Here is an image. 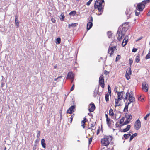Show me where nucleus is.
Masks as SVG:
<instances>
[{
  "label": "nucleus",
  "instance_id": "nucleus-1",
  "mask_svg": "<svg viewBox=\"0 0 150 150\" xmlns=\"http://www.w3.org/2000/svg\"><path fill=\"white\" fill-rule=\"evenodd\" d=\"M104 3V0H96L95 2L94 8L95 9H98L100 13L98 15L102 14L103 11L104 5H102V3Z\"/></svg>",
  "mask_w": 150,
  "mask_h": 150
},
{
  "label": "nucleus",
  "instance_id": "nucleus-2",
  "mask_svg": "<svg viewBox=\"0 0 150 150\" xmlns=\"http://www.w3.org/2000/svg\"><path fill=\"white\" fill-rule=\"evenodd\" d=\"M112 139V137L111 136H105L103 138L101 139V143L102 145L103 146H107Z\"/></svg>",
  "mask_w": 150,
  "mask_h": 150
},
{
  "label": "nucleus",
  "instance_id": "nucleus-3",
  "mask_svg": "<svg viewBox=\"0 0 150 150\" xmlns=\"http://www.w3.org/2000/svg\"><path fill=\"white\" fill-rule=\"evenodd\" d=\"M117 33L118 34V36L117 37V39L119 40V41L120 40L122 39V37L124 36L125 34V32L122 31L121 28H119Z\"/></svg>",
  "mask_w": 150,
  "mask_h": 150
},
{
  "label": "nucleus",
  "instance_id": "nucleus-4",
  "mask_svg": "<svg viewBox=\"0 0 150 150\" xmlns=\"http://www.w3.org/2000/svg\"><path fill=\"white\" fill-rule=\"evenodd\" d=\"M89 22L87 23V29L88 30H90L93 26L92 22L93 21V17L92 16H90L88 18Z\"/></svg>",
  "mask_w": 150,
  "mask_h": 150
},
{
  "label": "nucleus",
  "instance_id": "nucleus-5",
  "mask_svg": "<svg viewBox=\"0 0 150 150\" xmlns=\"http://www.w3.org/2000/svg\"><path fill=\"white\" fill-rule=\"evenodd\" d=\"M99 84L100 85V86L103 88L104 87V80L102 76H101L99 78Z\"/></svg>",
  "mask_w": 150,
  "mask_h": 150
},
{
  "label": "nucleus",
  "instance_id": "nucleus-6",
  "mask_svg": "<svg viewBox=\"0 0 150 150\" xmlns=\"http://www.w3.org/2000/svg\"><path fill=\"white\" fill-rule=\"evenodd\" d=\"M135 128L136 130H139L141 127V124L140 121L139 120H137L135 122L134 125Z\"/></svg>",
  "mask_w": 150,
  "mask_h": 150
},
{
  "label": "nucleus",
  "instance_id": "nucleus-7",
  "mask_svg": "<svg viewBox=\"0 0 150 150\" xmlns=\"http://www.w3.org/2000/svg\"><path fill=\"white\" fill-rule=\"evenodd\" d=\"M145 7V5L144 4H143L142 3H139L137 5V8L139 11H142Z\"/></svg>",
  "mask_w": 150,
  "mask_h": 150
},
{
  "label": "nucleus",
  "instance_id": "nucleus-8",
  "mask_svg": "<svg viewBox=\"0 0 150 150\" xmlns=\"http://www.w3.org/2000/svg\"><path fill=\"white\" fill-rule=\"evenodd\" d=\"M148 85L145 82H143L142 85V90L146 92L148 91Z\"/></svg>",
  "mask_w": 150,
  "mask_h": 150
},
{
  "label": "nucleus",
  "instance_id": "nucleus-9",
  "mask_svg": "<svg viewBox=\"0 0 150 150\" xmlns=\"http://www.w3.org/2000/svg\"><path fill=\"white\" fill-rule=\"evenodd\" d=\"M75 108L76 106L75 105L71 106L67 110V112L68 113L71 114L74 112V110L75 109Z\"/></svg>",
  "mask_w": 150,
  "mask_h": 150
},
{
  "label": "nucleus",
  "instance_id": "nucleus-10",
  "mask_svg": "<svg viewBox=\"0 0 150 150\" xmlns=\"http://www.w3.org/2000/svg\"><path fill=\"white\" fill-rule=\"evenodd\" d=\"M116 48V47L115 46H114L113 47H109L108 50V53L109 54H110V57L111 56V55L112 54H113V53L114 49H115Z\"/></svg>",
  "mask_w": 150,
  "mask_h": 150
},
{
  "label": "nucleus",
  "instance_id": "nucleus-11",
  "mask_svg": "<svg viewBox=\"0 0 150 150\" xmlns=\"http://www.w3.org/2000/svg\"><path fill=\"white\" fill-rule=\"evenodd\" d=\"M74 75L73 73L72 72H69L67 74L66 79H74Z\"/></svg>",
  "mask_w": 150,
  "mask_h": 150
},
{
  "label": "nucleus",
  "instance_id": "nucleus-12",
  "mask_svg": "<svg viewBox=\"0 0 150 150\" xmlns=\"http://www.w3.org/2000/svg\"><path fill=\"white\" fill-rule=\"evenodd\" d=\"M124 94V93L123 91L117 92V94L118 95V100H121L124 98L123 95Z\"/></svg>",
  "mask_w": 150,
  "mask_h": 150
},
{
  "label": "nucleus",
  "instance_id": "nucleus-13",
  "mask_svg": "<svg viewBox=\"0 0 150 150\" xmlns=\"http://www.w3.org/2000/svg\"><path fill=\"white\" fill-rule=\"evenodd\" d=\"M91 108H89L88 110L90 112H93L95 110V106L94 104L93 103H91L90 104Z\"/></svg>",
  "mask_w": 150,
  "mask_h": 150
},
{
  "label": "nucleus",
  "instance_id": "nucleus-14",
  "mask_svg": "<svg viewBox=\"0 0 150 150\" xmlns=\"http://www.w3.org/2000/svg\"><path fill=\"white\" fill-rule=\"evenodd\" d=\"M128 38V36L127 35V36H125L122 42V45L123 47H124L126 45L127 42H128V38Z\"/></svg>",
  "mask_w": 150,
  "mask_h": 150
},
{
  "label": "nucleus",
  "instance_id": "nucleus-15",
  "mask_svg": "<svg viewBox=\"0 0 150 150\" xmlns=\"http://www.w3.org/2000/svg\"><path fill=\"white\" fill-rule=\"evenodd\" d=\"M15 25L16 26H17V27H18L19 26V21L18 19V16L17 14H16L15 15Z\"/></svg>",
  "mask_w": 150,
  "mask_h": 150
},
{
  "label": "nucleus",
  "instance_id": "nucleus-16",
  "mask_svg": "<svg viewBox=\"0 0 150 150\" xmlns=\"http://www.w3.org/2000/svg\"><path fill=\"white\" fill-rule=\"evenodd\" d=\"M129 101H130L132 102H133L135 101V98L133 96H131V94H130L129 96Z\"/></svg>",
  "mask_w": 150,
  "mask_h": 150
},
{
  "label": "nucleus",
  "instance_id": "nucleus-17",
  "mask_svg": "<svg viewBox=\"0 0 150 150\" xmlns=\"http://www.w3.org/2000/svg\"><path fill=\"white\" fill-rule=\"evenodd\" d=\"M131 126L130 125H128L127 126L126 128L124 129L123 130L122 132H125L128 131H129L130 128Z\"/></svg>",
  "mask_w": 150,
  "mask_h": 150
},
{
  "label": "nucleus",
  "instance_id": "nucleus-18",
  "mask_svg": "<svg viewBox=\"0 0 150 150\" xmlns=\"http://www.w3.org/2000/svg\"><path fill=\"white\" fill-rule=\"evenodd\" d=\"M45 140L44 139H42L41 140V143L42 146L44 148H46V144L45 143Z\"/></svg>",
  "mask_w": 150,
  "mask_h": 150
},
{
  "label": "nucleus",
  "instance_id": "nucleus-19",
  "mask_svg": "<svg viewBox=\"0 0 150 150\" xmlns=\"http://www.w3.org/2000/svg\"><path fill=\"white\" fill-rule=\"evenodd\" d=\"M125 13L126 15L128 16L129 15V16H127V17H128V16H129L132 13V12L129 9H127L125 12Z\"/></svg>",
  "mask_w": 150,
  "mask_h": 150
},
{
  "label": "nucleus",
  "instance_id": "nucleus-20",
  "mask_svg": "<svg viewBox=\"0 0 150 150\" xmlns=\"http://www.w3.org/2000/svg\"><path fill=\"white\" fill-rule=\"evenodd\" d=\"M140 61V54H138L136 57L135 62L138 63Z\"/></svg>",
  "mask_w": 150,
  "mask_h": 150
},
{
  "label": "nucleus",
  "instance_id": "nucleus-21",
  "mask_svg": "<svg viewBox=\"0 0 150 150\" xmlns=\"http://www.w3.org/2000/svg\"><path fill=\"white\" fill-rule=\"evenodd\" d=\"M137 135V133H135L132 134V135L130 136V138L129 139V141L130 142Z\"/></svg>",
  "mask_w": 150,
  "mask_h": 150
},
{
  "label": "nucleus",
  "instance_id": "nucleus-22",
  "mask_svg": "<svg viewBox=\"0 0 150 150\" xmlns=\"http://www.w3.org/2000/svg\"><path fill=\"white\" fill-rule=\"evenodd\" d=\"M76 12L75 11H73L69 13V15L70 16H74L75 15Z\"/></svg>",
  "mask_w": 150,
  "mask_h": 150
},
{
  "label": "nucleus",
  "instance_id": "nucleus-23",
  "mask_svg": "<svg viewBox=\"0 0 150 150\" xmlns=\"http://www.w3.org/2000/svg\"><path fill=\"white\" fill-rule=\"evenodd\" d=\"M130 74H128L127 73V71L126 72V73H125V76H126V79L127 80H129V79H130V76H129V75Z\"/></svg>",
  "mask_w": 150,
  "mask_h": 150
},
{
  "label": "nucleus",
  "instance_id": "nucleus-24",
  "mask_svg": "<svg viewBox=\"0 0 150 150\" xmlns=\"http://www.w3.org/2000/svg\"><path fill=\"white\" fill-rule=\"evenodd\" d=\"M37 139H40V135L41 132L40 131H37Z\"/></svg>",
  "mask_w": 150,
  "mask_h": 150
},
{
  "label": "nucleus",
  "instance_id": "nucleus-25",
  "mask_svg": "<svg viewBox=\"0 0 150 150\" xmlns=\"http://www.w3.org/2000/svg\"><path fill=\"white\" fill-rule=\"evenodd\" d=\"M61 42V39L59 38H57L56 39V43L57 44H59Z\"/></svg>",
  "mask_w": 150,
  "mask_h": 150
},
{
  "label": "nucleus",
  "instance_id": "nucleus-26",
  "mask_svg": "<svg viewBox=\"0 0 150 150\" xmlns=\"http://www.w3.org/2000/svg\"><path fill=\"white\" fill-rule=\"evenodd\" d=\"M131 136V134L129 133H128L127 134H125L123 136L125 139H127L129 137Z\"/></svg>",
  "mask_w": 150,
  "mask_h": 150
},
{
  "label": "nucleus",
  "instance_id": "nucleus-27",
  "mask_svg": "<svg viewBox=\"0 0 150 150\" xmlns=\"http://www.w3.org/2000/svg\"><path fill=\"white\" fill-rule=\"evenodd\" d=\"M109 115L111 116H113L114 114V113H113V110L112 109H111L109 110Z\"/></svg>",
  "mask_w": 150,
  "mask_h": 150
},
{
  "label": "nucleus",
  "instance_id": "nucleus-28",
  "mask_svg": "<svg viewBox=\"0 0 150 150\" xmlns=\"http://www.w3.org/2000/svg\"><path fill=\"white\" fill-rule=\"evenodd\" d=\"M105 99L106 102L109 101V94L108 93H106L105 96Z\"/></svg>",
  "mask_w": 150,
  "mask_h": 150
},
{
  "label": "nucleus",
  "instance_id": "nucleus-29",
  "mask_svg": "<svg viewBox=\"0 0 150 150\" xmlns=\"http://www.w3.org/2000/svg\"><path fill=\"white\" fill-rule=\"evenodd\" d=\"M127 117V120L130 121L132 119V116L131 114H130L128 115Z\"/></svg>",
  "mask_w": 150,
  "mask_h": 150
},
{
  "label": "nucleus",
  "instance_id": "nucleus-30",
  "mask_svg": "<svg viewBox=\"0 0 150 150\" xmlns=\"http://www.w3.org/2000/svg\"><path fill=\"white\" fill-rule=\"evenodd\" d=\"M106 122H107V124L108 125V126L109 127H110L111 125V122H110V119H109V120H106Z\"/></svg>",
  "mask_w": 150,
  "mask_h": 150
},
{
  "label": "nucleus",
  "instance_id": "nucleus-31",
  "mask_svg": "<svg viewBox=\"0 0 150 150\" xmlns=\"http://www.w3.org/2000/svg\"><path fill=\"white\" fill-rule=\"evenodd\" d=\"M119 100H118V99L117 100L115 99L116 106H118L120 105V104L118 103L119 102Z\"/></svg>",
  "mask_w": 150,
  "mask_h": 150
},
{
  "label": "nucleus",
  "instance_id": "nucleus-32",
  "mask_svg": "<svg viewBox=\"0 0 150 150\" xmlns=\"http://www.w3.org/2000/svg\"><path fill=\"white\" fill-rule=\"evenodd\" d=\"M98 92H99L98 90H97L96 91H96H94V93H93V96L94 97H95L96 96L97 94H98Z\"/></svg>",
  "mask_w": 150,
  "mask_h": 150
},
{
  "label": "nucleus",
  "instance_id": "nucleus-33",
  "mask_svg": "<svg viewBox=\"0 0 150 150\" xmlns=\"http://www.w3.org/2000/svg\"><path fill=\"white\" fill-rule=\"evenodd\" d=\"M76 25V24L75 23H72L71 24L68 25V27L70 28L71 27H75Z\"/></svg>",
  "mask_w": 150,
  "mask_h": 150
},
{
  "label": "nucleus",
  "instance_id": "nucleus-34",
  "mask_svg": "<svg viewBox=\"0 0 150 150\" xmlns=\"http://www.w3.org/2000/svg\"><path fill=\"white\" fill-rule=\"evenodd\" d=\"M130 122V121L128 120L125 121L122 124V126H124L128 124Z\"/></svg>",
  "mask_w": 150,
  "mask_h": 150
},
{
  "label": "nucleus",
  "instance_id": "nucleus-35",
  "mask_svg": "<svg viewBox=\"0 0 150 150\" xmlns=\"http://www.w3.org/2000/svg\"><path fill=\"white\" fill-rule=\"evenodd\" d=\"M128 105H126L124 109V111L125 112H127L128 111Z\"/></svg>",
  "mask_w": 150,
  "mask_h": 150
},
{
  "label": "nucleus",
  "instance_id": "nucleus-36",
  "mask_svg": "<svg viewBox=\"0 0 150 150\" xmlns=\"http://www.w3.org/2000/svg\"><path fill=\"white\" fill-rule=\"evenodd\" d=\"M150 2V0H144L142 2L143 4H144L145 5L146 4L149 3Z\"/></svg>",
  "mask_w": 150,
  "mask_h": 150
},
{
  "label": "nucleus",
  "instance_id": "nucleus-37",
  "mask_svg": "<svg viewBox=\"0 0 150 150\" xmlns=\"http://www.w3.org/2000/svg\"><path fill=\"white\" fill-rule=\"evenodd\" d=\"M107 35L108 36V37L110 38H111L112 36V34L110 31H109L107 33Z\"/></svg>",
  "mask_w": 150,
  "mask_h": 150
},
{
  "label": "nucleus",
  "instance_id": "nucleus-38",
  "mask_svg": "<svg viewBox=\"0 0 150 150\" xmlns=\"http://www.w3.org/2000/svg\"><path fill=\"white\" fill-rule=\"evenodd\" d=\"M108 93L110 94H110H111V88L109 85H108Z\"/></svg>",
  "mask_w": 150,
  "mask_h": 150
},
{
  "label": "nucleus",
  "instance_id": "nucleus-39",
  "mask_svg": "<svg viewBox=\"0 0 150 150\" xmlns=\"http://www.w3.org/2000/svg\"><path fill=\"white\" fill-rule=\"evenodd\" d=\"M124 117H123L120 120V124H122L124 121Z\"/></svg>",
  "mask_w": 150,
  "mask_h": 150
},
{
  "label": "nucleus",
  "instance_id": "nucleus-40",
  "mask_svg": "<svg viewBox=\"0 0 150 150\" xmlns=\"http://www.w3.org/2000/svg\"><path fill=\"white\" fill-rule=\"evenodd\" d=\"M121 56L119 55H118L116 57L115 61L117 62L118 60L120 59V58Z\"/></svg>",
  "mask_w": 150,
  "mask_h": 150
},
{
  "label": "nucleus",
  "instance_id": "nucleus-41",
  "mask_svg": "<svg viewBox=\"0 0 150 150\" xmlns=\"http://www.w3.org/2000/svg\"><path fill=\"white\" fill-rule=\"evenodd\" d=\"M37 143L35 144L33 146V150H35L36 148V147L37 146Z\"/></svg>",
  "mask_w": 150,
  "mask_h": 150
},
{
  "label": "nucleus",
  "instance_id": "nucleus-42",
  "mask_svg": "<svg viewBox=\"0 0 150 150\" xmlns=\"http://www.w3.org/2000/svg\"><path fill=\"white\" fill-rule=\"evenodd\" d=\"M129 62L130 65L131 66L133 63V60L132 58H129Z\"/></svg>",
  "mask_w": 150,
  "mask_h": 150
},
{
  "label": "nucleus",
  "instance_id": "nucleus-43",
  "mask_svg": "<svg viewBox=\"0 0 150 150\" xmlns=\"http://www.w3.org/2000/svg\"><path fill=\"white\" fill-rule=\"evenodd\" d=\"M122 31H123L124 32H125H125L127 31V28L125 27H123L122 28V29H121Z\"/></svg>",
  "mask_w": 150,
  "mask_h": 150
},
{
  "label": "nucleus",
  "instance_id": "nucleus-44",
  "mask_svg": "<svg viewBox=\"0 0 150 150\" xmlns=\"http://www.w3.org/2000/svg\"><path fill=\"white\" fill-rule=\"evenodd\" d=\"M87 119L86 118H84L83 120H82L81 122V123L85 124V123L87 121Z\"/></svg>",
  "mask_w": 150,
  "mask_h": 150
},
{
  "label": "nucleus",
  "instance_id": "nucleus-45",
  "mask_svg": "<svg viewBox=\"0 0 150 150\" xmlns=\"http://www.w3.org/2000/svg\"><path fill=\"white\" fill-rule=\"evenodd\" d=\"M60 16H61V17L60 18V20L61 21H63L64 18V15H62V14H61L60 15Z\"/></svg>",
  "mask_w": 150,
  "mask_h": 150
},
{
  "label": "nucleus",
  "instance_id": "nucleus-46",
  "mask_svg": "<svg viewBox=\"0 0 150 150\" xmlns=\"http://www.w3.org/2000/svg\"><path fill=\"white\" fill-rule=\"evenodd\" d=\"M149 58H150V53H148L146 57V59H147Z\"/></svg>",
  "mask_w": 150,
  "mask_h": 150
},
{
  "label": "nucleus",
  "instance_id": "nucleus-47",
  "mask_svg": "<svg viewBox=\"0 0 150 150\" xmlns=\"http://www.w3.org/2000/svg\"><path fill=\"white\" fill-rule=\"evenodd\" d=\"M92 0H89L86 3V5L88 6L90 5Z\"/></svg>",
  "mask_w": 150,
  "mask_h": 150
},
{
  "label": "nucleus",
  "instance_id": "nucleus-48",
  "mask_svg": "<svg viewBox=\"0 0 150 150\" xmlns=\"http://www.w3.org/2000/svg\"><path fill=\"white\" fill-rule=\"evenodd\" d=\"M91 127L89 128H88V129H91V130H92L93 129V128H94V125H93V124H91Z\"/></svg>",
  "mask_w": 150,
  "mask_h": 150
},
{
  "label": "nucleus",
  "instance_id": "nucleus-49",
  "mask_svg": "<svg viewBox=\"0 0 150 150\" xmlns=\"http://www.w3.org/2000/svg\"><path fill=\"white\" fill-rule=\"evenodd\" d=\"M150 113H149L148 114H147L144 117V119L145 120H147V118L148 117H149L150 115Z\"/></svg>",
  "mask_w": 150,
  "mask_h": 150
},
{
  "label": "nucleus",
  "instance_id": "nucleus-50",
  "mask_svg": "<svg viewBox=\"0 0 150 150\" xmlns=\"http://www.w3.org/2000/svg\"><path fill=\"white\" fill-rule=\"evenodd\" d=\"M127 73L130 75L131 74V70L130 68H129V70L127 71Z\"/></svg>",
  "mask_w": 150,
  "mask_h": 150
},
{
  "label": "nucleus",
  "instance_id": "nucleus-51",
  "mask_svg": "<svg viewBox=\"0 0 150 150\" xmlns=\"http://www.w3.org/2000/svg\"><path fill=\"white\" fill-rule=\"evenodd\" d=\"M74 114L72 115L71 117V120H70V123H71L73 118L74 117Z\"/></svg>",
  "mask_w": 150,
  "mask_h": 150
},
{
  "label": "nucleus",
  "instance_id": "nucleus-52",
  "mask_svg": "<svg viewBox=\"0 0 150 150\" xmlns=\"http://www.w3.org/2000/svg\"><path fill=\"white\" fill-rule=\"evenodd\" d=\"M104 74H105V75H108V74H109V72L107 71L106 70H105L104 71Z\"/></svg>",
  "mask_w": 150,
  "mask_h": 150
},
{
  "label": "nucleus",
  "instance_id": "nucleus-53",
  "mask_svg": "<svg viewBox=\"0 0 150 150\" xmlns=\"http://www.w3.org/2000/svg\"><path fill=\"white\" fill-rule=\"evenodd\" d=\"M51 21L53 23H55L56 20L54 19L53 18H52L51 19Z\"/></svg>",
  "mask_w": 150,
  "mask_h": 150
},
{
  "label": "nucleus",
  "instance_id": "nucleus-54",
  "mask_svg": "<svg viewBox=\"0 0 150 150\" xmlns=\"http://www.w3.org/2000/svg\"><path fill=\"white\" fill-rule=\"evenodd\" d=\"M74 84H73V85H72L71 88L70 89V91H73L74 90Z\"/></svg>",
  "mask_w": 150,
  "mask_h": 150
},
{
  "label": "nucleus",
  "instance_id": "nucleus-55",
  "mask_svg": "<svg viewBox=\"0 0 150 150\" xmlns=\"http://www.w3.org/2000/svg\"><path fill=\"white\" fill-rule=\"evenodd\" d=\"M92 137L90 138L89 139V143H88L89 144H91V142L92 141Z\"/></svg>",
  "mask_w": 150,
  "mask_h": 150
},
{
  "label": "nucleus",
  "instance_id": "nucleus-56",
  "mask_svg": "<svg viewBox=\"0 0 150 150\" xmlns=\"http://www.w3.org/2000/svg\"><path fill=\"white\" fill-rule=\"evenodd\" d=\"M137 49L136 48H133L132 50V52H136L137 51Z\"/></svg>",
  "mask_w": 150,
  "mask_h": 150
},
{
  "label": "nucleus",
  "instance_id": "nucleus-57",
  "mask_svg": "<svg viewBox=\"0 0 150 150\" xmlns=\"http://www.w3.org/2000/svg\"><path fill=\"white\" fill-rule=\"evenodd\" d=\"M140 13V12H137L136 11H135V15L136 16H138Z\"/></svg>",
  "mask_w": 150,
  "mask_h": 150
},
{
  "label": "nucleus",
  "instance_id": "nucleus-58",
  "mask_svg": "<svg viewBox=\"0 0 150 150\" xmlns=\"http://www.w3.org/2000/svg\"><path fill=\"white\" fill-rule=\"evenodd\" d=\"M142 99L143 100L144 98L141 96H140L138 98V100H139L142 101Z\"/></svg>",
  "mask_w": 150,
  "mask_h": 150
},
{
  "label": "nucleus",
  "instance_id": "nucleus-59",
  "mask_svg": "<svg viewBox=\"0 0 150 150\" xmlns=\"http://www.w3.org/2000/svg\"><path fill=\"white\" fill-rule=\"evenodd\" d=\"M114 91L115 93H117V92H118L117 91V88L116 87L114 89Z\"/></svg>",
  "mask_w": 150,
  "mask_h": 150
},
{
  "label": "nucleus",
  "instance_id": "nucleus-60",
  "mask_svg": "<svg viewBox=\"0 0 150 150\" xmlns=\"http://www.w3.org/2000/svg\"><path fill=\"white\" fill-rule=\"evenodd\" d=\"M5 85V83L4 82H2L1 83V87H3V86Z\"/></svg>",
  "mask_w": 150,
  "mask_h": 150
},
{
  "label": "nucleus",
  "instance_id": "nucleus-61",
  "mask_svg": "<svg viewBox=\"0 0 150 150\" xmlns=\"http://www.w3.org/2000/svg\"><path fill=\"white\" fill-rule=\"evenodd\" d=\"M39 141V139H36L35 141V144L38 143Z\"/></svg>",
  "mask_w": 150,
  "mask_h": 150
},
{
  "label": "nucleus",
  "instance_id": "nucleus-62",
  "mask_svg": "<svg viewBox=\"0 0 150 150\" xmlns=\"http://www.w3.org/2000/svg\"><path fill=\"white\" fill-rule=\"evenodd\" d=\"M142 37H140L139 38H138V39H137V40H136V41H139V40H141L142 39Z\"/></svg>",
  "mask_w": 150,
  "mask_h": 150
},
{
  "label": "nucleus",
  "instance_id": "nucleus-63",
  "mask_svg": "<svg viewBox=\"0 0 150 150\" xmlns=\"http://www.w3.org/2000/svg\"><path fill=\"white\" fill-rule=\"evenodd\" d=\"M105 117H106V120H107L108 121V120L109 118H108V115L107 114L105 115Z\"/></svg>",
  "mask_w": 150,
  "mask_h": 150
},
{
  "label": "nucleus",
  "instance_id": "nucleus-64",
  "mask_svg": "<svg viewBox=\"0 0 150 150\" xmlns=\"http://www.w3.org/2000/svg\"><path fill=\"white\" fill-rule=\"evenodd\" d=\"M82 124L81 125V126L83 128H84L85 127V124H83V123H82Z\"/></svg>",
  "mask_w": 150,
  "mask_h": 150
}]
</instances>
